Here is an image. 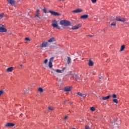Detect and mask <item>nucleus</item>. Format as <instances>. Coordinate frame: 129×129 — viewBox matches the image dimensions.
<instances>
[{
  "label": "nucleus",
  "mask_w": 129,
  "mask_h": 129,
  "mask_svg": "<svg viewBox=\"0 0 129 129\" xmlns=\"http://www.w3.org/2000/svg\"><path fill=\"white\" fill-rule=\"evenodd\" d=\"M60 25L61 26H64V27H67L68 26H70L71 25V23L69 21H67L66 20H61L59 22Z\"/></svg>",
  "instance_id": "1"
},
{
  "label": "nucleus",
  "mask_w": 129,
  "mask_h": 129,
  "mask_svg": "<svg viewBox=\"0 0 129 129\" xmlns=\"http://www.w3.org/2000/svg\"><path fill=\"white\" fill-rule=\"evenodd\" d=\"M52 26L53 28H56V29H58V30L61 29V27L58 25V21L56 20H54L52 21Z\"/></svg>",
  "instance_id": "2"
},
{
  "label": "nucleus",
  "mask_w": 129,
  "mask_h": 129,
  "mask_svg": "<svg viewBox=\"0 0 129 129\" xmlns=\"http://www.w3.org/2000/svg\"><path fill=\"white\" fill-rule=\"evenodd\" d=\"M115 20L118 22H125V19L122 18H121L120 17H116Z\"/></svg>",
  "instance_id": "3"
},
{
  "label": "nucleus",
  "mask_w": 129,
  "mask_h": 129,
  "mask_svg": "<svg viewBox=\"0 0 129 129\" xmlns=\"http://www.w3.org/2000/svg\"><path fill=\"white\" fill-rule=\"evenodd\" d=\"M49 12L52 15V16H60V14L59 13H58L56 12L52 11L51 10H50Z\"/></svg>",
  "instance_id": "4"
},
{
  "label": "nucleus",
  "mask_w": 129,
  "mask_h": 129,
  "mask_svg": "<svg viewBox=\"0 0 129 129\" xmlns=\"http://www.w3.org/2000/svg\"><path fill=\"white\" fill-rule=\"evenodd\" d=\"M72 87H66L63 88V91L66 92H69L71 91Z\"/></svg>",
  "instance_id": "5"
},
{
  "label": "nucleus",
  "mask_w": 129,
  "mask_h": 129,
  "mask_svg": "<svg viewBox=\"0 0 129 129\" xmlns=\"http://www.w3.org/2000/svg\"><path fill=\"white\" fill-rule=\"evenodd\" d=\"M1 26H2V25L0 24V32L1 33H6V32L8 31L7 29H6L4 27H1Z\"/></svg>",
  "instance_id": "6"
},
{
  "label": "nucleus",
  "mask_w": 129,
  "mask_h": 129,
  "mask_svg": "<svg viewBox=\"0 0 129 129\" xmlns=\"http://www.w3.org/2000/svg\"><path fill=\"white\" fill-rule=\"evenodd\" d=\"M80 27H81V25L78 24L75 26H72V29L73 30H77V29H79V28H80Z\"/></svg>",
  "instance_id": "7"
},
{
  "label": "nucleus",
  "mask_w": 129,
  "mask_h": 129,
  "mask_svg": "<svg viewBox=\"0 0 129 129\" xmlns=\"http://www.w3.org/2000/svg\"><path fill=\"white\" fill-rule=\"evenodd\" d=\"M71 76L74 78H75L76 80L77 81V80H79V76L75 74H72Z\"/></svg>",
  "instance_id": "8"
},
{
  "label": "nucleus",
  "mask_w": 129,
  "mask_h": 129,
  "mask_svg": "<svg viewBox=\"0 0 129 129\" xmlns=\"http://www.w3.org/2000/svg\"><path fill=\"white\" fill-rule=\"evenodd\" d=\"M82 12V10L80 9H77L75 10L72 11V13H74L75 14H78V13H81Z\"/></svg>",
  "instance_id": "9"
},
{
  "label": "nucleus",
  "mask_w": 129,
  "mask_h": 129,
  "mask_svg": "<svg viewBox=\"0 0 129 129\" xmlns=\"http://www.w3.org/2000/svg\"><path fill=\"white\" fill-rule=\"evenodd\" d=\"M15 126V124L13 123H8L5 125V126L6 127H9L10 126Z\"/></svg>",
  "instance_id": "10"
},
{
  "label": "nucleus",
  "mask_w": 129,
  "mask_h": 129,
  "mask_svg": "<svg viewBox=\"0 0 129 129\" xmlns=\"http://www.w3.org/2000/svg\"><path fill=\"white\" fill-rule=\"evenodd\" d=\"M7 2L12 6L15 5V0H7Z\"/></svg>",
  "instance_id": "11"
},
{
  "label": "nucleus",
  "mask_w": 129,
  "mask_h": 129,
  "mask_svg": "<svg viewBox=\"0 0 129 129\" xmlns=\"http://www.w3.org/2000/svg\"><path fill=\"white\" fill-rule=\"evenodd\" d=\"M78 95H79V96H81V97H85L87 95L86 94H82L80 92H78Z\"/></svg>",
  "instance_id": "12"
},
{
  "label": "nucleus",
  "mask_w": 129,
  "mask_h": 129,
  "mask_svg": "<svg viewBox=\"0 0 129 129\" xmlns=\"http://www.w3.org/2000/svg\"><path fill=\"white\" fill-rule=\"evenodd\" d=\"M47 45H48V42H43L42 43L41 47H42V48H44V47H47Z\"/></svg>",
  "instance_id": "13"
},
{
  "label": "nucleus",
  "mask_w": 129,
  "mask_h": 129,
  "mask_svg": "<svg viewBox=\"0 0 129 129\" xmlns=\"http://www.w3.org/2000/svg\"><path fill=\"white\" fill-rule=\"evenodd\" d=\"M28 92H29V89L24 88L22 92V94H26V93H28Z\"/></svg>",
  "instance_id": "14"
},
{
  "label": "nucleus",
  "mask_w": 129,
  "mask_h": 129,
  "mask_svg": "<svg viewBox=\"0 0 129 129\" xmlns=\"http://www.w3.org/2000/svg\"><path fill=\"white\" fill-rule=\"evenodd\" d=\"M13 69H14V67H11L7 69V72H12L13 71Z\"/></svg>",
  "instance_id": "15"
},
{
  "label": "nucleus",
  "mask_w": 129,
  "mask_h": 129,
  "mask_svg": "<svg viewBox=\"0 0 129 129\" xmlns=\"http://www.w3.org/2000/svg\"><path fill=\"white\" fill-rule=\"evenodd\" d=\"M38 91L40 92L41 93H42V92H44V91H45V90L44 89H43V88L39 87L38 89Z\"/></svg>",
  "instance_id": "16"
},
{
  "label": "nucleus",
  "mask_w": 129,
  "mask_h": 129,
  "mask_svg": "<svg viewBox=\"0 0 129 129\" xmlns=\"http://www.w3.org/2000/svg\"><path fill=\"white\" fill-rule=\"evenodd\" d=\"M49 43H51L52 42H55V38L54 37H52L50 39H49L48 41Z\"/></svg>",
  "instance_id": "17"
},
{
  "label": "nucleus",
  "mask_w": 129,
  "mask_h": 129,
  "mask_svg": "<svg viewBox=\"0 0 129 129\" xmlns=\"http://www.w3.org/2000/svg\"><path fill=\"white\" fill-rule=\"evenodd\" d=\"M88 18V15H84L81 16V19H87Z\"/></svg>",
  "instance_id": "18"
},
{
  "label": "nucleus",
  "mask_w": 129,
  "mask_h": 129,
  "mask_svg": "<svg viewBox=\"0 0 129 129\" xmlns=\"http://www.w3.org/2000/svg\"><path fill=\"white\" fill-rule=\"evenodd\" d=\"M67 63L69 65V64H71V58L70 57H68Z\"/></svg>",
  "instance_id": "19"
},
{
  "label": "nucleus",
  "mask_w": 129,
  "mask_h": 129,
  "mask_svg": "<svg viewBox=\"0 0 129 129\" xmlns=\"http://www.w3.org/2000/svg\"><path fill=\"white\" fill-rule=\"evenodd\" d=\"M105 97H116V95H115V94H114L112 95H108V96H105Z\"/></svg>",
  "instance_id": "20"
},
{
  "label": "nucleus",
  "mask_w": 129,
  "mask_h": 129,
  "mask_svg": "<svg viewBox=\"0 0 129 129\" xmlns=\"http://www.w3.org/2000/svg\"><path fill=\"white\" fill-rule=\"evenodd\" d=\"M88 65L89 66H93V62L91 60H89Z\"/></svg>",
  "instance_id": "21"
},
{
  "label": "nucleus",
  "mask_w": 129,
  "mask_h": 129,
  "mask_svg": "<svg viewBox=\"0 0 129 129\" xmlns=\"http://www.w3.org/2000/svg\"><path fill=\"white\" fill-rule=\"evenodd\" d=\"M54 71L57 72V73H62V71L60 70L59 69L54 70Z\"/></svg>",
  "instance_id": "22"
},
{
  "label": "nucleus",
  "mask_w": 129,
  "mask_h": 129,
  "mask_svg": "<svg viewBox=\"0 0 129 129\" xmlns=\"http://www.w3.org/2000/svg\"><path fill=\"white\" fill-rule=\"evenodd\" d=\"M5 92H6V91L4 90H2L0 91V96H2L3 94H5Z\"/></svg>",
  "instance_id": "23"
},
{
  "label": "nucleus",
  "mask_w": 129,
  "mask_h": 129,
  "mask_svg": "<svg viewBox=\"0 0 129 129\" xmlns=\"http://www.w3.org/2000/svg\"><path fill=\"white\" fill-rule=\"evenodd\" d=\"M125 48V46L124 45H123L121 46V48H120V52L123 51V50H124V48Z\"/></svg>",
  "instance_id": "24"
},
{
  "label": "nucleus",
  "mask_w": 129,
  "mask_h": 129,
  "mask_svg": "<svg viewBox=\"0 0 129 129\" xmlns=\"http://www.w3.org/2000/svg\"><path fill=\"white\" fill-rule=\"evenodd\" d=\"M48 66L49 67V68H52V67H53V64L52 62L49 61L48 62Z\"/></svg>",
  "instance_id": "25"
},
{
  "label": "nucleus",
  "mask_w": 129,
  "mask_h": 129,
  "mask_svg": "<svg viewBox=\"0 0 129 129\" xmlns=\"http://www.w3.org/2000/svg\"><path fill=\"white\" fill-rule=\"evenodd\" d=\"M49 110H54L55 108L54 107H48Z\"/></svg>",
  "instance_id": "26"
},
{
  "label": "nucleus",
  "mask_w": 129,
  "mask_h": 129,
  "mask_svg": "<svg viewBox=\"0 0 129 129\" xmlns=\"http://www.w3.org/2000/svg\"><path fill=\"white\" fill-rule=\"evenodd\" d=\"M54 60V57H52L49 59V62H52L53 60Z\"/></svg>",
  "instance_id": "27"
},
{
  "label": "nucleus",
  "mask_w": 129,
  "mask_h": 129,
  "mask_svg": "<svg viewBox=\"0 0 129 129\" xmlns=\"http://www.w3.org/2000/svg\"><path fill=\"white\" fill-rule=\"evenodd\" d=\"M113 102H114L115 103H118V101L117 100V99H114L113 100Z\"/></svg>",
  "instance_id": "28"
},
{
  "label": "nucleus",
  "mask_w": 129,
  "mask_h": 129,
  "mask_svg": "<svg viewBox=\"0 0 129 129\" xmlns=\"http://www.w3.org/2000/svg\"><path fill=\"white\" fill-rule=\"evenodd\" d=\"M109 98V97H103L102 98V100H107V99H108Z\"/></svg>",
  "instance_id": "29"
},
{
  "label": "nucleus",
  "mask_w": 129,
  "mask_h": 129,
  "mask_svg": "<svg viewBox=\"0 0 129 129\" xmlns=\"http://www.w3.org/2000/svg\"><path fill=\"white\" fill-rule=\"evenodd\" d=\"M90 110H91L92 111H94V110H95V108H94V107H91L90 108Z\"/></svg>",
  "instance_id": "30"
},
{
  "label": "nucleus",
  "mask_w": 129,
  "mask_h": 129,
  "mask_svg": "<svg viewBox=\"0 0 129 129\" xmlns=\"http://www.w3.org/2000/svg\"><path fill=\"white\" fill-rule=\"evenodd\" d=\"M35 17L40 19V17H39V13H36V15L35 16Z\"/></svg>",
  "instance_id": "31"
},
{
  "label": "nucleus",
  "mask_w": 129,
  "mask_h": 129,
  "mask_svg": "<svg viewBox=\"0 0 129 129\" xmlns=\"http://www.w3.org/2000/svg\"><path fill=\"white\" fill-rule=\"evenodd\" d=\"M42 10L45 14H47V10H46V8H44Z\"/></svg>",
  "instance_id": "32"
},
{
  "label": "nucleus",
  "mask_w": 129,
  "mask_h": 129,
  "mask_svg": "<svg viewBox=\"0 0 129 129\" xmlns=\"http://www.w3.org/2000/svg\"><path fill=\"white\" fill-rule=\"evenodd\" d=\"M0 18H1V19H3V18H4V13H2L0 14Z\"/></svg>",
  "instance_id": "33"
},
{
  "label": "nucleus",
  "mask_w": 129,
  "mask_h": 129,
  "mask_svg": "<svg viewBox=\"0 0 129 129\" xmlns=\"http://www.w3.org/2000/svg\"><path fill=\"white\" fill-rule=\"evenodd\" d=\"M116 23L115 22H113L111 24V26H116Z\"/></svg>",
  "instance_id": "34"
},
{
  "label": "nucleus",
  "mask_w": 129,
  "mask_h": 129,
  "mask_svg": "<svg viewBox=\"0 0 129 129\" xmlns=\"http://www.w3.org/2000/svg\"><path fill=\"white\" fill-rule=\"evenodd\" d=\"M85 129H90V127L87 125H85Z\"/></svg>",
  "instance_id": "35"
},
{
  "label": "nucleus",
  "mask_w": 129,
  "mask_h": 129,
  "mask_svg": "<svg viewBox=\"0 0 129 129\" xmlns=\"http://www.w3.org/2000/svg\"><path fill=\"white\" fill-rule=\"evenodd\" d=\"M47 62H48V59H45V60H44V63L45 64H46V63H47Z\"/></svg>",
  "instance_id": "36"
},
{
  "label": "nucleus",
  "mask_w": 129,
  "mask_h": 129,
  "mask_svg": "<svg viewBox=\"0 0 129 129\" xmlns=\"http://www.w3.org/2000/svg\"><path fill=\"white\" fill-rule=\"evenodd\" d=\"M68 118V115H66V116H65L63 118V119L66 120V119H67Z\"/></svg>",
  "instance_id": "37"
},
{
  "label": "nucleus",
  "mask_w": 129,
  "mask_h": 129,
  "mask_svg": "<svg viewBox=\"0 0 129 129\" xmlns=\"http://www.w3.org/2000/svg\"><path fill=\"white\" fill-rule=\"evenodd\" d=\"M92 3H93V4H95V3H96V0H92Z\"/></svg>",
  "instance_id": "38"
},
{
  "label": "nucleus",
  "mask_w": 129,
  "mask_h": 129,
  "mask_svg": "<svg viewBox=\"0 0 129 129\" xmlns=\"http://www.w3.org/2000/svg\"><path fill=\"white\" fill-rule=\"evenodd\" d=\"M39 13H40V10L38 9V10L36 11V14H39Z\"/></svg>",
  "instance_id": "39"
},
{
  "label": "nucleus",
  "mask_w": 129,
  "mask_h": 129,
  "mask_svg": "<svg viewBox=\"0 0 129 129\" xmlns=\"http://www.w3.org/2000/svg\"><path fill=\"white\" fill-rule=\"evenodd\" d=\"M25 40H26V41H30V38H25Z\"/></svg>",
  "instance_id": "40"
},
{
  "label": "nucleus",
  "mask_w": 129,
  "mask_h": 129,
  "mask_svg": "<svg viewBox=\"0 0 129 129\" xmlns=\"http://www.w3.org/2000/svg\"><path fill=\"white\" fill-rule=\"evenodd\" d=\"M66 68H63L62 69L61 71H62V73H63V71H64V70H66Z\"/></svg>",
  "instance_id": "41"
},
{
  "label": "nucleus",
  "mask_w": 129,
  "mask_h": 129,
  "mask_svg": "<svg viewBox=\"0 0 129 129\" xmlns=\"http://www.w3.org/2000/svg\"><path fill=\"white\" fill-rule=\"evenodd\" d=\"M99 79H103V78L102 77V76H100L99 77Z\"/></svg>",
  "instance_id": "42"
},
{
  "label": "nucleus",
  "mask_w": 129,
  "mask_h": 129,
  "mask_svg": "<svg viewBox=\"0 0 129 129\" xmlns=\"http://www.w3.org/2000/svg\"><path fill=\"white\" fill-rule=\"evenodd\" d=\"M87 36H88L89 37H93L94 35H87Z\"/></svg>",
  "instance_id": "43"
},
{
  "label": "nucleus",
  "mask_w": 129,
  "mask_h": 129,
  "mask_svg": "<svg viewBox=\"0 0 129 129\" xmlns=\"http://www.w3.org/2000/svg\"><path fill=\"white\" fill-rule=\"evenodd\" d=\"M23 67L24 66H23V64L20 65V68H23Z\"/></svg>",
  "instance_id": "44"
},
{
  "label": "nucleus",
  "mask_w": 129,
  "mask_h": 129,
  "mask_svg": "<svg viewBox=\"0 0 129 129\" xmlns=\"http://www.w3.org/2000/svg\"><path fill=\"white\" fill-rule=\"evenodd\" d=\"M24 55H26V54H28V52H24Z\"/></svg>",
  "instance_id": "45"
},
{
  "label": "nucleus",
  "mask_w": 129,
  "mask_h": 129,
  "mask_svg": "<svg viewBox=\"0 0 129 129\" xmlns=\"http://www.w3.org/2000/svg\"><path fill=\"white\" fill-rule=\"evenodd\" d=\"M2 27H4V25H2Z\"/></svg>",
  "instance_id": "46"
},
{
  "label": "nucleus",
  "mask_w": 129,
  "mask_h": 129,
  "mask_svg": "<svg viewBox=\"0 0 129 129\" xmlns=\"http://www.w3.org/2000/svg\"><path fill=\"white\" fill-rule=\"evenodd\" d=\"M102 97H104V96H102Z\"/></svg>",
  "instance_id": "47"
}]
</instances>
